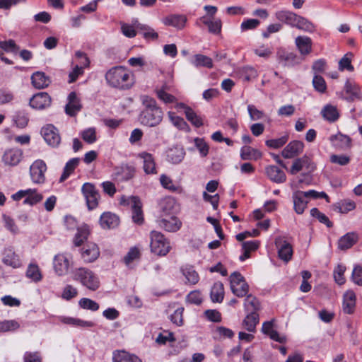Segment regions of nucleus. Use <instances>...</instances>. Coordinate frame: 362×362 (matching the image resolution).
I'll return each mask as SVG.
<instances>
[{
    "label": "nucleus",
    "instance_id": "obj_48",
    "mask_svg": "<svg viewBox=\"0 0 362 362\" xmlns=\"http://www.w3.org/2000/svg\"><path fill=\"white\" fill-rule=\"evenodd\" d=\"M160 182L163 187L173 192L180 191V186L174 184L173 180L168 175L162 174L160 177Z\"/></svg>",
    "mask_w": 362,
    "mask_h": 362
},
{
    "label": "nucleus",
    "instance_id": "obj_26",
    "mask_svg": "<svg viewBox=\"0 0 362 362\" xmlns=\"http://www.w3.org/2000/svg\"><path fill=\"white\" fill-rule=\"evenodd\" d=\"M269 178L274 182L283 183L286 180V175L281 169L275 165H269L265 168Z\"/></svg>",
    "mask_w": 362,
    "mask_h": 362
},
{
    "label": "nucleus",
    "instance_id": "obj_27",
    "mask_svg": "<svg viewBox=\"0 0 362 362\" xmlns=\"http://www.w3.org/2000/svg\"><path fill=\"white\" fill-rule=\"evenodd\" d=\"M185 151L182 147L173 146L167 151V159L173 164L180 163L185 158Z\"/></svg>",
    "mask_w": 362,
    "mask_h": 362
},
{
    "label": "nucleus",
    "instance_id": "obj_35",
    "mask_svg": "<svg viewBox=\"0 0 362 362\" xmlns=\"http://www.w3.org/2000/svg\"><path fill=\"white\" fill-rule=\"evenodd\" d=\"M358 240V235L355 233H348L343 235L338 242V247L341 250H347L351 247Z\"/></svg>",
    "mask_w": 362,
    "mask_h": 362
},
{
    "label": "nucleus",
    "instance_id": "obj_40",
    "mask_svg": "<svg viewBox=\"0 0 362 362\" xmlns=\"http://www.w3.org/2000/svg\"><path fill=\"white\" fill-rule=\"evenodd\" d=\"M294 28L308 33H313L316 29L314 23H313L308 19L298 15L297 16Z\"/></svg>",
    "mask_w": 362,
    "mask_h": 362
},
{
    "label": "nucleus",
    "instance_id": "obj_6",
    "mask_svg": "<svg viewBox=\"0 0 362 362\" xmlns=\"http://www.w3.org/2000/svg\"><path fill=\"white\" fill-rule=\"evenodd\" d=\"M316 169V164L313 161L310 156L304 155L300 158L295 159L290 169V173L296 175L301 170H305L307 173H311Z\"/></svg>",
    "mask_w": 362,
    "mask_h": 362
},
{
    "label": "nucleus",
    "instance_id": "obj_22",
    "mask_svg": "<svg viewBox=\"0 0 362 362\" xmlns=\"http://www.w3.org/2000/svg\"><path fill=\"white\" fill-rule=\"evenodd\" d=\"M162 21L165 25L181 30L185 26L187 18L184 15L173 14L166 16Z\"/></svg>",
    "mask_w": 362,
    "mask_h": 362
},
{
    "label": "nucleus",
    "instance_id": "obj_54",
    "mask_svg": "<svg viewBox=\"0 0 362 362\" xmlns=\"http://www.w3.org/2000/svg\"><path fill=\"white\" fill-rule=\"evenodd\" d=\"M30 193H28L26 198L23 201V204L34 205L42 201L43 197L41 194L37 193L36 190L28 189Z\"/></svg>",
    "mask_w": 362,
    "mask_h": 362
},
{
    "label": "nucleus",
    "instance_id": "obj_57",
    "mask_svg": "<svg viewBox=\"0 0 362 362\" xmlns=\"http://www.w3.org/2000/svg\"><path fill=\"white\" fill-rule=\"evenodd\" d=\"M185 116L187 120L196 127H200L203 125L202 119L192 108L187 109Z\"/></svg>",
    "mask_w": 362,
    "mask_h": 362
},
{
    "label": "nucleus",
    "instance_id": "obj_42",
    "mask_svg": "<svg viewBox=\"0 0 362 362\" xmlns=\"http://www.w3.org/2000/svg\"><path fill=\"white\" fill-rule=\"evenodd\" d=\"M136 28L146 40H156L158 37V34L155 30L146 25L138 23Z\"/></svg>",
    "mask_w": 362,
    "mask_h": 362
},
{
    "label": "nucleus",
    "instance_id": "obj_50",
    "mask_svg": "<svg viewBox=\"0 0 362 362\" xmlns=\"http://www.w3.org/2000/svg\"><path fill=\"white\" fill-rule=\"evenodd\" d=\"M19 327V322L15 320L0 321V332H14Z\"/></svg>",
    "mask_w": 362,
    "mask_h": 362
},
{
    "label": "nucleus",
    "instance_id": "obj_47",
    "mask_svg": "<svg viewBox=\"0 0 362 362\" xmlns=\"http://www.w3.org/2000/svg\"><path fill=\"white\" fill-rule=\"evenodd\" d=\"M168 115L170 122L175 127L181 130L187 131L189 129V126L183 118L177 116L175 112L171 111L168 112Z\"/></svg>",
    "mask_w": 362,
    "mask_h": 362
},
{
    "label": "nucleus",
    "instance_id": "obj_16",
    "mask_svg": "<svg viewBox=\"0 0 362 362\" xmlns=\"http://www.w3.org/2000/svg\"><path fill=\"white\" fill-rule=\"evenodd\" d=\"M23 158V151L18 148H11L6 151L2 156L5 165L9 166L17 165Z\"/></svg>",
    "mask_w": 362,
    "mask_h": 362
},
{
    "label": "nucleus",
    "instance_id": "obj_17",
    "mask_svg": "<svg viewBox=\"0 0 362 362\" xmlns=\"http://www.w3.org/2000/svg\"><path fill=\"white\" fill-rule=\"evenodd\" d=\"M128 204L132 208L133 221L136 223L141 224L144 221V217L140 199L137 197H131L129 199Z\"/></svg>",
    "mask_w": 362,
    "mask_h": 362
},
{
    "label": "nucleus",
    "instance_id": "obj_62",
    "mask_svg": "<svg viewBox=\"0 0 362 362\" xmlns=\"http://www.w3.org/2000/svg\"><path fill=\"white\" fill-rule=\"evenodd\" d=\"M288 136H283L278 139L266 141V145L272 148H279L283 146L288 141Z\"/></svg>",
    "mask_w": 362,
    "mask_h": 362
},
{
    "label": "nucleus",
    "instance_id": "obj_1",
    "mask_svg": "<svg viewBox=\"0 0 362 362\" xmlns=\"http://www.w3.org/2000/svg\"><path fill=\"white\" fill-rule=\"evenodd\" d=\"M144 109L139 115L140 122L146 126L155 127L162 121L163 112L156 100L146 95L140 96Z\"/></svg>",
    "mask_w": 362,
    "mask_h": 362
},
{
    "label": "nucleus",
    "instance_id": "obj_58",
    "mask_svg": "<svg viewBox=\"0 0 362 362\" xmlns=\"http://www.w3.org/2000/svg\"><path fill=\"white\" fill-rule=\"evenodd\" d=\"M78 304L81 308L90 310L91 311H96L99 309V304L88 298H81L79 300Z\"/></svg>",
    "mask_w": 362,
    "mask_h": 362
},
{
    "label": "nucleus",
    "instance_id": "obj_34",
    "mask_svg": "<svg viewBox=\"0 0 362 362\" xmlns=\"http://www.w3.org/2000/svg\"><path fill=\"white\" fill-rule=\"evenodd\" d=\"M244 308L247 313H257L260 310L261 304L255 296L248 294L244 300Z\"/></svg>",
    "mask_w": 362,
    "mask_h": 362
},
{
    "label": "nucleus",
    "instance_id": "obj_43",
    "mask_svg": "<svg viewBox=\"0 0 362 362\" xmlns=\"http://www.w3.org/2000/svg\"><path fill=\"white\" fill-rule=\"evenodd\" d=\"M323 118L330 122L337 121L339 114L336 107L332 105H325L321 111Z\"/></svg>",
    "mask_w": 362,
    "mask_h": 362
},
{
    "label": "nucleus",
    "instance_id": "obj_46",
    "mask_svg": "<svg viewBox=\"0 0 362 362\" xmlns=\"http://www.w3.org/2000/svg\"><path fill=\"white\" fill-rule=\"evenodd\" d=\"M26 276L35 282L41 281L42 276L39 267L35 264H30L26 271Z\"/></svg>",
    "mask_w": 362,
    "mask_h": 362
},
{
    "label": "nucleus",
    "instance_id": "obj_53",
    "mask_svg": "<svg viewBox=\"0 0 362 362\" xmlns=\"http://www.w3.org/2000/svg\"><path fill=\"white\" fill-rule=\"evenodd\" d=\"M13 121L19 128H24L28 125L29 119L26 113L18 111L13 116Z\"/></svg>",
    "mask_w": 362,
    "mask_h": 362
},
{
    "label": "nucleus",
    "instance_id": "obj_31",
    "mask_svg": "<svg viewBox=\"0 0 362 362\" xmlns=\"http://www.w3.org/2000/svg\"><path fill=\"white\" fill-rule=\"evenodd\" d=\"M329 140L334 146L341 149H346L351 146V139L350 137L341 133L332 135Z\"/></svg>",
    "mask_w": 362,
    "mask_h": 362
},
{
    "label": "nucleus",
    "instance_id": "obj_19",
    "mask_svg": "<svg viewBox=\"0 0 362 362\" xmlns=\"http://www.w3.org/2000/svg\"><path fill=\"white\" fill-rule=\"evenodd\" d=\"M262 331L274 341H278L281 344L286 341V337L279 334V332L274 329L273 320L264 322L262 325Z\"/></svg>",
    "mask_w": 362,
    "mask_h": 362
},
{
    "label": "nucleus",
    "instance_id": "obj_14",
    "mask_svg": "<svg viewBox=\"0 0 362 362\" xmlns=\"http://www.w3.org/2000/svg\"><path fill=\"white\" fill-rule=\"evenodd\" d=\"M100 255V250L98 245L93 243L86 245L81 250V258L86 263L95 262Z\"/></svg>",
    "mask_w": 362,
    "mask_h": 362
},
{
    "label": "nucleus",
    "instance_id": "obj_41",
    "mask_svg": "<svg viewBox=\"0 0 362 362\" xmlns=\"http://www.w3.org/2000/svg\"><path fill=\"white\" fill-rule=\"evenodd\" d=\"M80 163V158H74L70 159L65 165L62 175L59 178V182H63L65 181L70 175L74 171L76 168Z\"/></svg>",
    "mask_w": 362,
    "mask_h": 362
},
{
    "label": "nucleus",
    "instance_id": "obj_39",
    "mask_svg": "<svg viewBox=\"0 0 362 362\" xmlns=\"http://www.w3.org/2000/svg\"><path fill=\"white\" fill-rule=\"evenodd\" d=\"M258 322L259 314L257 313H247L243 321V327L248 332H254Z\"/></svg>",
    "mask_w": 362,
    "mask_h": 362
},
{
    "label": "nucleus",
    "instance_id": "obj_51",
    "mask_svg": "<svg viewBox=\"0 0 362 362\" xmlns=\"http://www.w3.org/2000/svg\"><path fill=\"white\" fill-rule=\"evenodd\" d=\"M182 274L190 284H196L199 279L197 272L192 267L182 269Z\"/></svg>",
    "mask_w": 362,
    "mask_h": 362
},
{
    "label": "nucleus",
    "instance_id": "obj_45",
    "mask_svg": "<svg viewBox=\"0 0 362 362\" xmlns=\"http://www.w3.org/2000/svg\"><path fill=\"white\" fill-rule=\"evenodd\" d=\"M262 153L248 146H243L240 150V158L243 160H257L261 158Z\"/></svg>",
    "mask_w": 362,
    "mask_h": 362
},
{
    "label": "nucleus",
    "instance_id": "obj_4",
    "mask_svg": "<svg viewBox=\"0 0 362 362\" xmlns=\"http://www.w3.org/2000/svg\"><path fill=\"white\" fill-rule=\"evenodd\" d=\"M150 238V247L152 252L159 256H165L170 252V243L160 232L151 231Z\"/></svg>",
    "mask_w": 362,
    "mask_h": 362
},
{
    "label": "nucleus",
    "instance_id": "obj_29",
    "mask_svg": "<svg viewBox=\"0 0 362 362\" xmlns=\"http://www.w3.org/2000/svg\"><path fill=\"white\" fill-rule=\"evenodd\" d=\"M31 81L33 86L37 89L47 88L51 82L49 77L41 71L34 73L31 76Z\"/></svg>",
    "mask_w": 362,
    "mask_h": 362
},
{
    "label": "nucleus",
    "instance_id": "obj_3",
    "mask_svg": "<svg viewBox=\"0 0 362 362\" xmlns=\"http://www.w3.org/2000/svg\"><path fill=\"white\" fill-rule=\"evenodd\" d=\"M71 277L89 291H95L100 288L98 276L86 267L75 268L71 272Z\"/></svg>",
    "mask_w": 362,
    "mask_h": 362
},
{
    "label": "nucleus",
    "instance_id": "obj_24",
    "mask_svg": "<svg viewBox=\"0 0 362 362\" xmlns=\"http://www.w3.org/2000/svg\"><path fill=\"white\" fill-rule=\"evenodd\" d=\"M158 225L166 231L176 232L180 228L182 222L177 217L170 216L169 218L160 219Z\"/></svg>",
    "mask_w": 362,
    "mask_h": 362
},
{
    "label": "nucleus",
    "instance_id": "obj_11",
    "mask_svg": "<svg viewBox=\"0 0 362 362\" xmlns=\"http://www.w3.org/2000/svg\"><path fill=\"white\" fill-rule=\"evenodd\" d=\"M69 258L64 254H57L53 259V268L57 275L62 276L66 275L69 269Z\"/></svg>",
    "mask_w": 362,
    "mask_h": 362
},
{
    "label": "nucleus",
    "instance_id": "obj_52",
    "mask_svg": "<svg viewBox=\"0 0 362 362\" xmlns=\"http://www.w3.org/2000/svg\"><path fill=\"white\" fill-rule=\"evenodd\" d=\"M155 93L157 98L165 105L176 103L177 98L168 92H165L163 90H155Z\"/></svg>",
    "mask_w": 362,
    "mask_h": 362
},
{
    "label": "nucleus",
    "instance_id": "obj_7",
    "mask_svg": "<svg viewBox=\"0 0 362 362\" xmlns=\"http://www.w3.org/2000/svg\"><path fill=\"white\" fill-rule=\"evenodd\" d=\"M81 192L86 200L88 209L92 210L95 209L98 205L100 194L95 186L91 183L86 182L82 186Z\"/></svg>",
    "mask_w": 362,
    "mask_h": 362
},
{
    "label": "nucleus",
    "instance_id": "obj_38",
    "mask_svg": "<svg viewBox=\"0 0 362 362\" xmlns=\"http://www.w3.org/2000/svg\"><path fill=\"white\" fill-rule=\"evenodd\" d=\"M276 18L286 24L294 28L297 14L289 11H279L276 13Z\"/></svg>",
    "mask_w": 362,
    "mask_h": 362
},
{
    "label": "nucleus",
    "instance_id": "obj_21",
    "mask_svg": "<svg viewBox=\"0 0 362 362\" xmlns=\"http://www.w3.org/2000/svg\"><path fill=\"white\" fill-rule=\"evenodd\" d=\"M112 362H142V361L136 355L125 350H115L112 353Z\"/></svg>",
    "mask_w": 362,
    "mask_h": 362
},
{
    "label": "nucleus",
    "instance_id": "obj_55",
    "mask_svg": "<svg viewBox=\"0 0 362 362\" xmlns=\"http://www.w3.org/2000/svg\"><path fill=\"white\" fill-rule=\"evenodd\" d=\"M140 258V250L136 247H131L127 254L124 257L123 261L127 266H129L134 260Z\"/></svg>",
    "mask_w": 362,
    "mask_h": 362
},
{
    "label": "nucleus",
    "instance_id": "obj_56",
    "mask_svg": "<svg viewBox=\"0 0 362 362\" xmlns=\"http://www.w3.org/2000/svg\"><path fill=\"white\" fill-rule=\"evenodd\" d=\"M313 85L315 90L320 93H325L327 90L326 82L323 77L320 75H314Z\"/></svg>",
    "mask_w": 362,
    "mask_h": 362
},
{
    "label": "nucleus",
    "instance_id": "obj_9",
    "mask_svg": "<svg viewBox=\"0 0 362 362\" xmlns=\"http://www.w3.org/2000/svg\"><path fill=\"white\" fill-rule=\"evenodd\" d=\"M41 134L45 142L52 147H57L61 142L58 129L52 124H47L41 129Z\"/></svg>",
    "mask_w": 362,
    "mask_h": 362
},
{
    "label": "nucleus",
    "instance_id": "obj_49",
    "mask_svg": "<svg viewBox=\"0 0 362 362\" xmlns=\"http://www.w3.org/2000/svg\"><path fill=\"white\" fill-rule=\"evenodd\" d=\"M353 56L354 54L351 52L344 54L339 62V70L342 71L346 69L349 71H353L354 70V66L351 65Z\"/></svg>",
    "mask_w": 362,
    "mask_h": 362
},
{
    "label": "nucleus",
    "instance_id": "obj_25",
    "mask_svg": "<svg viewBox=\"0 0 362 362\" xmlns=\"http://www.w3.org/2000/svg\"><path fill=\"white\" fill-rule=\"evenodd\" d=\"M69 102L66 105V113L70 116H74L81 109L80 100L75 92H71L68 96Z\"/></svg>",
    "mask_w": 362,
    "mask_h": 362
},
{
    "label": "nucleus",
    "instance_id": "obj_60",
    "mask_svg": "<svg viewBox=\"0 0 362 362\" xmlns=\"http://www.w3.org/2000/svg\"><path fill=\"white\" fill-rule=\"evenodd\" d=\"M310 214L313 217L316 218L320 223L325 224L328 228L332 226V223L329 220L328 217L321 213L317 208H313L310 210Z\"/></svg>",
    "mask_w": 362,
    "mask_h": 362
},
{
    "label": "nucleus",
    "instance_id": "obj_12",
    "mask_svg": "<svg viewBox=\"0 0 362 362\" xmlns=\"http://www.w3.org/2000/svg\"><path fill=\"white\" fill-rule=\"evenodd\" d=\"M275 245L278 248L279 257L284 262H288L293 256V248L291 245L281 237L276 238Z\"/></svg>",
    "mask_w": 362,
    "mask_h": 362
},
{
    "label": "nucleus",
    "instance_id": "obj_15",
    "mask_svg": "<svg viewBox=\"0 0 362 362\" xmlns=\"http://www.w3.org/2000/svg\"><path fill=\"white\" fill-rule=\"evenodd\" d=\"M51 104L50 96L45 92L34 95L30 100V105L33 109L42 110L49 107Z\"/></svg>",
    "mask_w": 362,
    "mask_h": 362
},
{
    "label": "nucleus",
    "instance_id": "obj_36",
    "mask_svg": "<svg viewBox=\"0 0 362 362\" xmlns=\"http://www.w3.org/2000/svg\"><path fill=\"white\" fill-rule=\"evenodd\" d=\"M224 286L221 281L215 282L211 289L210 297L213 303H221L224 298Z\"/></svg>",
    "mask_w": 362,
    "mask_h": 362
},
{
    "label": "nucleus",
    "instance_id": "obj_37",
    "mask_svg": "<svg viewBox=\"0 0 362 362\" xmlns=\"http://www.w3.org/2000/svg\"><path fill=\"white\" fill-rule=\"evenodd\" d=\"M61 322L80 327H93L95 324L91 321H86L78 318L62 316L59 317Z\"/></svg>",
    "mask_w": 362,
    "mask_h": 362
},
{
    "label": "nucleus",
    "instance_id": "obj_20",
    "mask_svg": "<svg viewBox=\"0 0 362 362\" xmlns=\"http://www.w3.org/2000/svg\"><path fill=\"white\" fill-rule=\"evenodd\" d=\"M293 209L298 214H302L307 207L308 200L305 198L304 192L296 191L292 195Z\"/></svg>",
    "mask_w": 362,
    "mask_h": 362
},
{
    "label": "nucleus",
    "instance_id": "obj_8",
    "mask_svg": "<svg viewBox=\"0 0 362 362\" xmlns=\"http://www.w3.org/2000/svg\"><path fill=\"white\" fill-rule=\"evenodd\" d=\"M135 173L134 165L123 163L114 168L112 177L117 182H127L134 177Z\"/></svg>",
    "mask_w": 362,
    "mask_h": 362
},
{
    "label": "nucleus",
    "instance_id": "obj_30",
    "mask_svg": "<svg viewBox=\"0 0 362 362\" xmlns=\"http://www.w3.org/2000/svg\"><path fill=\"white\" fill-rule=\"evenodd\" d=\"M296 45L300 53L307 55L312 51V40L308 36H298L295 40Z\"/></svg>",
    "mask_w": 362,
    "mask_h": 362
},
{
    "label": "nucleus",
    "instance_id": "obj_44",
    "mask_svg": "<svg viewBox=\"0 0 362 362\" xmlns=\"http://www.w3.org/2000/svg\"><path fill=\"white\" fill-rule=\"evenodd\" d=\"M191 63L196 67L204 66L209 69L213 67L212 59L204 54H197L194 56Z\"/></svg>",
    "mask_w": 362,
    "mask_h": 362
},
{
    "label": "nucleus",
    "instance_id": "obj_63",
    "mask_svg": "<svg viewBox=\"0 0 362 362\" xmlns=\"http://www.w3.org/2000/svg\"><path fill=\"white\" fill-rule=\"evenodd\" d=\"M81 135L83 139L88 144H93L97 139L96 132L94 128H88L83 130Z\"/></svg>",
    "mask_w": 362,
    "mask_h": 362
},
{
    "label": "nucleus",
    "instance_id": "obj_23",
    "mask_svg": "<svg viewBox=\"0 0 362 362\" xmlns=\"http://www.w3.org/2000/svg\"><path fill=\"white\" fill-rule=\"evenodd\" d=\"M119 217L110 212L103 213L100 218V224L105 229L115 228L119 225Z\"/></svg>",
    "mask_w": 362,
    "mask_h": 362
},
{
    "label": "nucleus",
    "instance_id": "obj_10",
    "mask_svg": "<svg viewBox=\"0 0 362 362\" xmlns=\"http://www.w3.org/2000/svg\"><path fill=\"white\" fill-rule=\"evenodd\" d=\"M47 170L45 163L42 160H35L30 168V174L33 182L41 184L45 180V173Z\"/></svg>",
    "mask_w": 362,
    "mask_h": 362
},
{
    "label": "nucleus",
    "instance_id": "obj_28",
    "mask_svg": "<svg viewBox=\"0 0 362 362\" xmlns=\"http://www.w3.org/2000/svg\"><path fill=\"white\" fill-rule=\"evenodd\" d=\"M143 159V168L146 174H156V163L153 156L146 152H141L138 156Z\"/></svg>",
    "mask_w": 362,
    "mask_h": 362
},
{
    "label": "nucleus",
    "instance_id": "obj_61",
    "mask_svg": "<svg viewBox=\"0 0 362 362\" xmlns=\"http://www.w3.org/2000/svg\"><path fill=\"white\" fill-rule=\"evenodd\" d=\"M194 145L196 148L198 149L199 154L202 157H206L208 155L209 147L206 142L204 140V139H194Z\"/></svg>",
    "mask_w": 362,
    "mask_h": 362
},
{
    "label": "nucleus",
    "instance_id": "obj_18",
    "mask_svg": "<svg viewBox=\"0 0 362 362\" xmlns=\"http://www.w3.org/2000/svg\"><path fill=\"white\" fill-rule=\"evenodd\" d=\"M2 261L5 264L13 268H19L22 266V262L19 255L11 247L4 250Z\"/></svg>",
    "mask_w": 362,
    "mask_h": 362
},
{
    "label": "nucleus",
    "instance_id": "obj_32",
    "mask_svg": "<svg viewBox=\"0 0 362 362\" xmlns=\"http://www.w3.org/2000/svg\"><path fill=\"white\" fill-rule=\"evenodd\" d=\"M90 233V229L87 224H82L77 227V232L74 238V243L76 246L81 245L86 241Z\"/></svg>",
    "mask_w": 362,
    "mask_h": 362
},
{
    "label": "nucleus",
    "instance_id": "obj_59",
    "mask_svg": "<svg viewBox=\"0 0 362 362\" xmlns=\"http://www.w3.org/2000/svg\"><path fill=\"white\" fill-rule=\"evenodd\" d=\"M247 111L251 120H259L266 117L265 113L258 110L254 105H248Z\"/></svg>",
    "mask_w": 362,
    "mask_h": 362
},
{
    "label": "nucleus",
    "instance_id": "obj_5",
    "mask_svg": "<svg viewBox=\"0 0 362 362\" xmlns=\"http://www.w3.org/2000/svg\"><path fill=\"white\" fill-rule=\"evenodd\" d=\"M232 293L238 298L245 297L249 293L250 286L244 276L238 272H234L229 277Z\"/></svg>",
    "mask_w": 362,
    "mask_h": 362
},
{
    "label": "nucleus",
    "instance_id": "obj_33",
    "mask_svg": "<svg viewBox=\"0 0 362 362\" xmlns=\"http://www.w3.org/2000/svg\"><path fill=\"white\" fill-rule=\"evenodd\" d=\"M356 305V295L354 291H348L344 295L343 310L346 314L354 313Z\"/></svg>",
    "mask_w": 362,
    "mask_h": 362
},
{
    "label": "nucleus",
    "instance_id": "obj_13",
    "mask_svg": "<svg viewBox=\"0 0 362 362\" xmlns=\"http://www.w3.org/2000/svg\"><path fill=\"white\" fill-rule=\"evenodd\" d=\"M304 149V144L302 141L294 140L288 143L281 151L284 158H293L300 154Z\"/></svg>",
    "mask_w": 362,
    "mask_h": 362
},
{
    "label": "nucleus",
    "instance_id": "obj_64",
    "mask_svg": "<svg viewBox=\"0 0 362 362\" xmlns=\"http://www.w3.org/2000/svg\"><path fill=\"white\" fill-rule=\"evenodd\" d=\"M327 62L325 59H319L315 61L312 66V70L314 75H319V74L324 73L326 70Z\"/></svg>",
    "mask_w": 362,
    "mask_h": 362
},
{
    "label": "nucleus",
    "instance_id": "obj_2",
    "mask_svg": "<svg viewBox=\"0 0 362 362\" xmlns=\"http://www.w3.org/2000/svg\"><path fill=\"white\" fill-rule=\"evenodd\" d=\"M105 79L109 85L119 89H128L133 84L131 74L122 66L111 68L106 73Z\"/></svg>",
    "mask_w": 362,
    "mask_h": 362
}]
</instances>
